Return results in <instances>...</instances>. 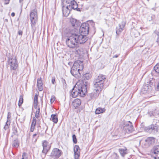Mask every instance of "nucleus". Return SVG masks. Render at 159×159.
Returning a JSON list of instances; mask_svg holds the SVG:
<instances>
[{"instance_id": "nucleus-1", "label": "nucleus", "mask_w": 159, "mask_h": 159, "mask_svg": "<svg viewBox=\"0 0 159 159\" xmlns=\"http://www.w3.org/2000/svg\"><path fill=\"white\" fill-rule=\"evenodd\" d=\"M63 34L67 38L66 40L67 46L70 48H75L76 50L79 44H83L88 39L87 37L78 34V29H66L64 31Z\"/></svg>"}, {"instance_id": "nucleus-2", "label": "nucleus", "mask_w": 159, "mask_h": 159, "mask_svg": "<svg viewBox=\"0 0 159 159\" xmlns=\"http://www.w3.org/2000/svg\"><path fill=\"white\" fill-rule=\"evenodd\" d=\"M86 82L79 81L73 88L71 92L72 97L76 98L78 96L83 97L87 92Z\"/></svg>"}, {"instance_id": "nucleus-3", "label": "nucleus", "mask_w": 159, "mask_h": 159, "mask_svg": "<svg viewBox=\"0 0 159 159\" xmlns=\"http://www.w3.org/2000/svg\"><path fill=\"white\" fill-rule=\"evenodd\" d=\"M105 75L100 74L95 79L94 82V90L96 91H101L104 87V83L106 80Z\"/></svg>"}, {"instance_id": "nucleus-4", "label": "nucleus", "mask_w": 159, "mask_h": 159, "mask_svg": "<svg viewBox=\"0 0 159 159\" xmlns=\"http://www.w3.org/2000/svg\"><path fill=\"white\" fill-rule=\"evenodd\" d=\"M30 16L31 27L33 29L38 20L37 13L36 10L34 9L32 10L30 12Z\"/></svg>"}, {"instance_id": "nucleus-5", "label": "nucleus", "mask_w": 159, "mask_h": 159, "mask_svg": "<svg viewBox=\"0 0 159 159\" xmlns=\"http://www.w3.org/2000/svg\"><path fill=\"white\" fill-rule=\"evenodd\" d=\"M89 25L88 23H83L80 26L79 30L80 32L83 34H80L79 33L78 34L80 35L86 37V35L89 33Z\"/></svg>"}, {"instance_id": "nucleus-6", "label": "nucleus", "mask_w": 159, "mask_h": 159, "mask_svg": "<svg viewBox=\"0 0 159 159\" xmlns=\"http://www.w3.org/2000/svg\"><path fill=\"white\" fill-rule=\"evenodd\" d=\"M8 62L11 70H15L18 67L17 61L15 57L12 58H9Z\"/></svg>"}, {"instance_id": "nucleus-7", "label": "nucleus", "mask_w": 159, "mask_h": 159, "mask_svg": "<svg viewBox=\"0 0 159 159\" xmlns=\"http://www.w3.org/2000/svg\"><path fill=\"white\" fill-rule=\"evenodd\" d=\"M122 129L125 133L132 132L133 130V126L132 123L129 121L128 123L124 124Z\"/></svg>"}, {"instance_id": "nucleus-8", "label": "nucleus", "mask_w": 159, "mask_h": 159, "mask_svg": "<svg viewBox=\"0 0 159 159\" xmlns=\"http://www.w3.org/2000/svg\"><path fill=\"white\" fill-rule=\"evenodd\" d=\"M145 129L149 132L156 133L159 132V126L155 125L153 124L145 128Z\"/></svg>"}, {"instance_id": "nucleus-9", "label": "nucleus", "mask_w": 159, "mask_h": 159, "mask_svg": "<svg viewBox=\"0 0 159 159\" xmlns=\"http://www.w3.org/2000/svg\"><path fill=\"white\" fill-rule=\"evenodd\" d=\"M78 63L77 62H75L70 70L71 74L75 77H76V75H78V74H79L80 75L78 70Z\"/></svg>"}, {"instance_id": "nucleus-10", "label": "nucleus", "mask_w": 159, "mask_h": 159, "mask_svg": "<svg viewBox=\"0 0 159 159\" xmlns=\"http://www.w3.org/2000/svg\"><path fill=\"white\" fill-rule=\"evenodd\" d=\"M61 153V150L57 148H54L52 150L50 156L54 159H57L60 157Z\"/></svg>"}, {"instance_id": "nucleus-11", "label": "nucleus", "mask_w": 159, "mask_h": 159, "mask_svg": "<svg viewBox=\"0 0 159 159\" xmlns=\"http://www.w3.org/2000/svg\"><path fill=\"white\" fill-rule=\"evenodd\" d=\"M152 156L154 159H159V145L154 146L152 149Z\"/></svg>"}, {"instance_id": "nucleus-12", "label": "nucleus", "mask_w": 159, "mask_h": 159, "mask_svg": "<svg viewBox=\"0 0 159 159\" xmlns=\"http://www.w3.org/2000/svg\"><path fill=\"white\" fill-rule=\"evenodd\" d=\"M42 146L43 147V150L42 151V152L46 154L50 149L51 146L49 145L48 142L46 140H44L43 142Z\"/></svg>"}, {"instance_id": "nucleus-13", "label": "nucleus", "mask_w": 159, "mask_h": 159, "mask_svg": "<svg viewBox=\"0 0 159 159\" xmlns=\"http://www.w3.org/2000/svg\"><path fill=\"white\" fill-rule=\"evenodd\" d=\"M69 7V9L71 10L72 9L76 10L78 11H80V9L78 8V5L77 2L75 0H73L70 3V5L68 6Z\"/></svg>"}, {"instance_id": "nucleus-14", "label": "nucleus", "mask_w": 159, "mask_h": 159, "mask_svg": "<svg viewBox=\"0 0 159 159\" xmlns=\"http://www.w3.org/2000/svg\"><path fill=\"white\" fill-rule=\"evenodd\" d=\"M125 22L123 21L121 24H119V26L116 27V34L118 35L123 31V28L125 25Z\"/></svg>"}, {"instance_id": "nucleus-15", "label": "nucleus", "mask_w": 159, "mask_h": 159, "mask_svg": "<svg viewBox=\"0 0 159 159\" xmlns=\"http://www.w3.org/2000/svg\"><path fill=\"white\" fill-rule=\"evenodd\" d=\"M70 9H69V7L68 6L66 7H62V11L63 15L66 17H67L69 14Z\"/></svg>"}, {"instance_id": "nucleus-16", "label": "nucleus", "mask_w": 159, "mask_h": 159, "mask_svg": "<svg viewBox=\"0 0 159 159\" xmlns=\"http://www.w3.org/2000/svg\"><path fill=\"white\" fill-rule=\"evenodd\" d=\"M70 22L72 26L74 27L73 29H77L76 28L79 27L80 25L79 22L75 19L72 18L70 20Z\"/></svg>"}, {"instance_id": "nucleus-17", "label": "nucleus", "mask_w": 159, "mask_h": 159, "mask_svg": "<svg viewBox=\"0 0 159 159\" xmlns=\"http://www.w3.org/2000/svg\"><path fill=\"white\" fill-rule=\"evenodd\" d=\"M81 102L79 99H76L72 102V105L75 109L77 108L81 104Z\"/></svg>"}, {"instance_id": "nucleus-18", "label": "nucleus", "mask_w": 159, "mask_h": 159, "mask_svg": "<svg viewBox=\"0 0 159 159\" xmlns=\"http://www.w3.org/2000/svg\"><path fill=\"white\" fill-rule=\"evenodd\" d=\"M146 144L148 146L153 144L155 142V139L153 137H149L147 138L145 140Z\"/></svg>"}, {"instance_id": "nucleus-19", "label": "nucleus", "mask_w": 159, "mask_h": 159, "mask_svg": "<svg viewBox=\"0 0 159 159\" xmlns=\"http://www.w3.org/2000/svg\"><path fill=\"white\" fill-rule=\"evenodd\" d=\"M37 84L39 91H42L43 89V83L41 77L38 79Z\"/></svg>"}, {"instance_id": "nucleus-20", "label": "nucleus", "mask_w": 159, "mask_h": 159, "mask_svg": "<svg viewBox=\"0 0 159 159\" xmlns=\"http://www.w3.org/2000/svg\"><path fill=\"white\" fill-rule=\"evenodd\" d=\"M36 122L37 120L36 118L34 117H33L30 127V132H33L34 131L35 127Z\"/></svg>"}, {"instance_id": "nucleus-21", "label": "nucleus", "mask_w": 159, "mask_h": 159, "mask_svg": "<svg viewBox=\"0 0 159 159\" xmlns=\"http://www.w3.org/2000/svg\"><path fill=\"white\" fill-rule=\"evenodd\" d=\"M96 92H93L89 94V96L92 99H94L97 98L99 94V93L101 91H96Z\"/></svg>"}, {"instance_id": "nucleus-22", "label": "nucleus", "mask_w": 159, "mask_h": 159, "mask_svg": "<svg viewBox=\"0 0 159 159\" xmlns=\"http://www.w3.org/2000/svg\"><path fill=\"white\" fill-rule=\"evenodd\" d=\"M72 0H61L62 5L63 7H66V6L70 5Z\"/></svg>"}, {"instance_id": "nucleus-23", "label": "nucleus", "mask_w": 159, "mask_h": 159, "mask_svg": "<svg viewBox=\"0 0 159 159\" xmlns=\"http://www.w3.org/2000/svg\"><path fill=\"white\" fill-rule=\"evenodd\" d=\"M51 120L55 123H57L58 122L57 116L56 114H52L51 116Z\"/></svg>"}, {"instance_id": "nucleus-24", "label": "nucleus", "mask_w": 159, "mask_h": 159, "mask_svg": "<svg viewBox=\"0 0 159 159\" xmlns=\"http://www.w3.org/2000/svg\"><path fill=\"white\" fill-rule=\"evenodd\" d=\"M119 151L121 156L123 157H124L125 155L127 153V149L126 148L119 149Z\"/></svg>"}, {"instance_id": "nucleus-25", "label": "nucleus", "mask_w": 159, "mask_h": 159, "mask_svg": "<svg viewBox=\"0 0 159 159\" xmlns=\"http://www.w3.org/2000/svg\"><path fill=\"white\" fill-rule=\"evenodd\" d=\"M105 111V108L98 107L96 109L95 112L96 114H98L103 113Z\"/></svg>"}, {"instance_id": "nucleus-26", "label": "nucleus", "mask_w": 159, "mask_h": 159, "mask_svg": "<svg viewBox=\"0 0 159 159\" xmlns=\"http://www.w3.org/2000/svg\"><path fill=\"white\" fill-rule=\"evenodd\" d=\"M78 63V70L79 71L80 70H81L83 69L84 66L83 65L82 62L80 61H76Z\"/></svg>"}, {"instance_id": "nucleus-27", "label": "nucleus", "mask_w": 159, "mask_h": 159, "mask_svg": "<svg viewBox=\"0 0 159 159\" xmlns=\"http://www.w3.org/2000/svg\"><path fill=\"white\" fill-rule=\"evenodd\" d=\"M13 147L15 148H17L19 146L18 141L17 139L14 140L12 145Z\"/></svg>"}, {"instance_id": "nucleus-28", "label": "nucleus", "mask_w": 159, "mask_h": 159, "mask_svg": "<svg viewBox=\"0 0 159 159\" xmlns=\"http://www.w3.org/2000/svg\"><path fill=\"white\" fill-rule=\"evenodd\" d=\"M80 148L77 145H75L74 148V153L77 152L80 153Z\"/></svg>"}, {"instance_id": "nucleus-29", "label": "nucleus", "mask_w": 159, "mask_h": 159, "mask_svg": "<svg viewBox=\"0 0 159 159\" xmlns=\"http://www.w3.org/2000/svg\"><path fill=\"white\" fill-rule=\"evenodd\" d=\"M23 102V96L22 95H20V96L19 99L18 103V106L19 107H20Z\"/></svg>"}, {"instance_id": "nucleus-30", "label": "nucleus", "mask_w": 159, "mask_h": 159, "mask_svg": "<svg viewBox=\"0 0 159 159\" xmlns=\"http://www.w3.org/2000/svg\"><path fill=\"white\" fill-rule=\"evenodd\" d=\"M40 115V108L39 107L36 110L35 113V118L38 119Z\"/></svg>"}, {"instance_id": "nucleus-31", "label": "nucleus", "mask_w": 159, "mask_h": 159, "mask_svg": "<svg viewBox=\"0 0 159 159\" xmlns=\"http://www.w3.org/2000/svg\"><path fill=\"white\" fill-rule=\"evenodd\" d=\"M154 70L156 73L159 74V63L157 64L154 66Z\"/></svg>"}, {"instance_id": "nucleus-32", "label": "nucleus", "mask_w": 159, "mask_h": 159, "mask_svg": "<svg viewBox=\"0 0 159 159\" xmlns=\"http://www.w3.org/2000/svg\"><path fill=\"white\" fill-rule=\"evenodd\" d=\"M13 133L17 136H18V132L17 131V129L16 127L14 126L13 129Z\"/></svg>"}, {"instance_id": "nucleus-33", "label": "nucleus", "mask_w": 159, "mask_h": 159, "mask_svg": "<svg viewBox=\"0 0 159 159\" xmlns=\"http://www.w3.org/2000/svg\"><path fill=\"white\" fill-rule=\"evenodd\" d=\"M10 120H7L6 125L4 127V129L5 130H7L9 127L10 125V122H9Z\"/></svg>"}, {"instance_id": "nucleus-34", "label": "nucleus", "mask_w": 159, "mask_h": 159, "mask_svg": "<svg viewBox=\"0 0 159 159\" xmlns=\"http://www.w3.org/2000/svg\"><path fill=\"white\" fill-rule=\"evenodd\" d=\"M148 84H145L144 85L142 88V90L143 91H144L145 92H147L148 90Z\"/></svg>"}, {"instance_id": "nucleus-35", "label": "nucleus", "mask_w": 159, "mask_h": 159, "mask_svg": "<svg viewBox=\"0 0 159 159\" xmlns=\"http://www.w3.org/2000/svg\"><path fill=\"white\" fill-rule=\"evenodd\" d=\"M84 77L87 80H89L90 78L91 75L89 73H86L84 75Z\"/></svg>"}, {"instance_id": "nucleus-36", "label": "nucleus", "mask_w": 159, "mask_h": 159, "mask_svg": "<svg viewBox=\"0 0 159 159\" xmlns=\"http://www.w3.org/2000/svg\"><path fill=\"white\" fill-rule=\"evenodd\" d=\"M38 95L35 94L34 98V102L33 103H38Z\"/></svg>"}, {"instance_id": "nucleus-37", "label": "nucleus", "mask_w": 159, "mask_h": 159, "mask_svg": "<svg viewBox=\"0 0 159 159\" xmlns=\"http://www.w3.org/2000/svg\"><path fill=\"white\" fill-rule=\"evenodd\" d=\"M80 156V153H74V158L75 159H79Z\"/></svg>"}, {"instance_id": "nucleus-38", "label": "nucleus", "mask_w": 159, "mask_h": 159, "mask_svg": "<svg viewBox=\"0 0 159 159\" xmlns=\"http://www.w3.org/2000/svg\"><path fill=\"white\" fill-rule=\"evenodd\" d=\"M72 139L73 143L75 144L76 143H77V140L76 136L75 134L73 135Z\"/></svg>"}, {"instance_id": "nucleus-39", "label": "nucleus", "mask_w": 159, "mask_h": 159, "mask_svg": "<svg viewBox=\"0 0 159 159\" xmlns=\"http://www.w3.org/2000/svg\"><path fill=\"white\" fill-rule=\"evenodd\" d=\"M112 157L113 158H115V159H118L119 157V156L117 155V154L116 153H114L113 155H112Z\"/></svg>"}, {"instance_id": "nucleus-40", "label": "nucleus", "mask_w": 159, "mask_h": 159, "mask_svg": "<svg viewBox=\"0 0 159 159\" xmlns=\"http://www.w3.org/2000/svg\"><path fill=\"white\" fill-rule=\"evenodd\" d=\"M61 81L63 83V85L64 86H66V85L65 80L63 78L61 79Z\"/></svg>"}, {"instance_id": "nucleus-41", "label": "nucleus", "mask_w": 159, "mask_h": 159, "mask_svg": "<svg viewBox=\"0 0 159 159\" xmlns=\"http://www.w3.org/2000/svg\"><path fill=\"white\" fill-rule=\"evenodd\" d=\"M55 99V98L54 96H52L50 99L51 103L52 104L53 103Z\"/></svg>"}, {"instance_id": "nucleus-42", "label": "nucleus", "mask_w": 159, "mask_h": 159, "mask_svg": "<svg viewBox=\"0 0 159 159\" xmlns=\"http://www.w3.org/2000/svg\"><path fill=\"white\" fill-rule=\"evenodd\" d=\"M11 113L10 112H8V115H7V119L9 120H9V119H10L11 118Z\"/></svg>"}, {"instance_id": "nucleus-43", "label": "nucleus", "mask_w": 159, "mask_h": 159, "mask_svg": "<svg viewBox=\"0 0 159 159\" xmlns=\"http://www.w3.org/2000/svg\"><path fill=\"white\" fill-rule=\"evenodd\" d=\"M33 105L35 109L37 108L38 103H33Z\"/></svg>"}, {"instance_id": "nucleus-44", "label": "nucleus", "mask_w": 159, "mask_h": 159, "mask_svg": "<svg viewBox=\"0 0 159 159\" xmlns=\"http://www.w3.org/2000/svg\"><path fill=\"white\" fill-rule=\"evenodd\" d=\"M55 82V77H52V82L53 84H54Z\"/></svg>"}, {"instance_id": "nucleus-45", "label": "nucleus", "mask_w": 159, "mask_h": 159, "mask_svg": "<svg viewBox=\"0 0 159 159\" xmlns=\"http://www.w3.org/2000/svg\"><path fill=\"white\" fill-rule=\"evenodd\" d=\"M37 135V134H34L33 135V139H35V140L36 141L37 138H35V137Z\"/></svg>"}, {"instance_id": "nucleus-46", "label": "nucleus", "mask_w": 159, "mask_h": 159, "mask_svg": "<svg viewBox=\"0 0 159 159\" xmlns=\"http://www.w3.org/2000/svg\"><path fill=\"white\" fill-rule=\"evenodd\" d=\"M23 33V32L21 30H19L18 32V34L19 35H22Z\"/></svg>"}, {"instance_id": "nucleus-47", "label": "nucleus", "mask_w": 159, "mask_h": 159, "mask_svg": "<svg viewBox=\"0 0 159 159\" xmlns=\"http://www.w3.org/2000/svg\"><path fill=\"white\" fill-rule=\"evenodd\" d=\"M120 55V54H116L113 57V58H117V57L119 56Z\"/></svg>"}, {"instance_id": "nucleus-48", "label": "nucleus", "mask_w": 159, "mask_h": 159, "mask_svg": "<svg viewBox=\"0 0 159 159\" xmlns=\"http://www.w3.org/2000/svg\"><path fill=\"white\" fill-rule=\"evenodd\" d=\"M156 42L158 43H159V37H157Z\"/></svg>"}, {"instance_id": "nucleus-49", "label": "nucleus", "mask_w": 159, "mask_h": 159, "mask_svg": "<svg viewBox=\"0 0 159 159\" xmlns=\"http://www.w3.org/2000/svg\"><path fill=\"white\" fill-rule=\"evenodd\" d=\"M11 16L12 17L14 16H15V13H14V12L12 13L11 14Z\"/></svg>"}, {"instance_id": "nucleus-50", "label": "nucleus", "mask_w": 159, "mask_h": 159, "mask_svg": "<svg viewBox=\"0 0 159 159\" xmlns=\"http://www.w3.org/2000/svg\"><path fill=\"white\" fill-rule=\"evenodd\" d=\"M156 34L157 35V37H159V32H158Z\"/></svg>"}, {"instance_id": "nucleus-51", "label": "nucleus", "mask_w": 159, "mask_h": 159, "mask_svg": "<svg viewBox=\"0 0 159 159\" xmlns=\"http://www.w3.org/2000/svg\"><path fill=\"white\" fill-rule=\"evenodd\" d=\"M25 154V153H23L22 155L23 157L24 158V155Z\"/></svg>"}, {"instance_id": "nucleus-52", "label": "nucleus", "mask_w": 159, "mask_h": 159, "mask_svg": "<svg viewBox=\"0 0 159 159\" xmlns=\"http://www.w3.org/2000/svg\"><path fill=\"white\" fill-rule=\"evenodd\" d=\"M23 0H19V2H21Z\"/></svg>"}, {"instance_id": "nucleus-53", "label": "nucleus", "mask_w": 159, "mask_h": 159, "mask_svg": "<svg viewBox=\"0 0 159 159\" xmlns=\"http://www.w3.org/2000/svg\"><path fill=\"white\" fill-rule=\"evenodd\" d=\"M152 112V113H151V115H150V116H152V115H153V113H152V112Z\"/></svg>"}, {"instance_id": "nucleus-54", "label": "nucleus", "mask_w": 159, "mask_h": 159, "mask_svg": "<svg viewBox=\"0 0 159 159\" xmlns=\"http://www.w3.org/2000/svg\"><path fill=\"white\" fill-rule=\"evenodd\" d=\"M91 22L92 23V24L93 25H94V23L93 22Z\"/></svg>"}, {"instance_id": "nucleus-55", "label": "nucleus", "mask_w": 159, "mask_h": 159, "mask_svg": "<svg viewBox=\"0 0 159 159\" xmlns=\"http://www.w3.org/2000/svg\"><path fill=\"white\" fill-rule=\"evenodd\" d=\"M6 1H8L9 2L10 0H5Z\"/></svg>"}, {"instance_id": "nucleus-56", "label": "nucleus", "mask_w": 159, "mask_h": 159, "mask_svg": "<svg viewBox=\"0 0 159 159\" xmlns=\"http://www.w3.org/2000/svg\"><path fill=\"white\" fill-rule=\"evenodd\" d=\"M37 127H40V125H37Z\"/></svg>"}, {"instance_id": "nucleus-57", "label": "nucleus", "mask_w": 159, "mask_h": 159, "mask_svg": "<svg viewBox=\"0 0 159 159\" xmlns=\"http://www.w3.org/2000/svg\"><path fill=\"white\" fill-rule=\"evenodd\" d=\"M21 159H24V157H23Z\"/></svg>"}, {"instance_id": "nucleus-58", "label": "nucleus", "mask_w": 159, "mask_h": 159, "mask_svg": "<svg viewBox=\"0 0 159 159\" xmlns=\"http://www.w3.org/2000/svg\"><path fill=\"white\" fill-rule=\"evenodd\" d=\"M148 1H149V0H148Z\"/></svg>"}]
</instances>
